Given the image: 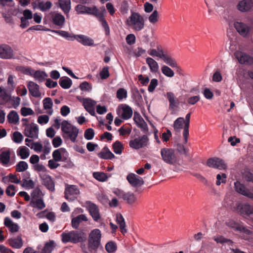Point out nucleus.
I'll return each instance as SVG.
<instances>
[{"label": "nucleus", "instance_id": "obj_56", "mask_svg": "<svg viewBox=\"0 0 253 253\" xmlns=\"http://www.w3.org/2000/svg\"><path fill=\"white\" fill-rule=\"evenodd\" d=\"M23 139L22 134L19 131H15L12 134V140L16 143H21Z\"/></svg>", "mask_w": 253, "mask_h": 253}, {"label": "nucleus", "instance_id": "obj_7", "mask_svg": "<svg viewBox=\"0 0 253 253\" xmlns=\"http://www.w3.org/2000/svg\"><path fill=\"white\" fill-rule=\"evenodd\" d=\"M39 128L35 123L27 124L25 126L24 134L33 139H37L39 137Z\"/></svg>", "mask_w": 253, "mask_h": 253}, {"label": "nucleus", "instance_id": "obj_15", "mask_svg": "<svg viewBox=\"0 0 253 253\" xmlns=\"http://www.w3.org/2000/svg\"><path fill=\"white\" fill-rule=\"evenodd\" d=\"M234 189L238 193L249 198H253V189H247L239 181L234 182Z\"/></svg>", "mask_w": 253, "mask_h": 253}, {"label": "nucleus", "instance_id": "obj_8", "mask_svg": "<svg viewBox=\"0 0 253 253\" xmlns=\"http://www.w3.org/2000/svg\"><path fill=\"white\" fill-rule=\"evenodd\" d=\"M15 57L14 52L12 48L6 43L0 44V58L2 59H11Z\"/></svg>", "mask_w": 253, "mask_h": 253}, {"label": "nucleus", "instance_id": "obj_3", "mask_svg": "<svg viewBox=\"0 0 253 253\" xmlns=\"http://www.w3.org/2000/svg\"><path fill=\"white\" fill-rule=\"evenodd\" d=\"M61 130L64 133V137L69 138L73 142L76 141L79 133V129L76 126L72 125L67 121L64 120L61 123Z\"/></svg>", "mask_w": 253, "mask_h": 253}, {"label": "nucleus", "instance_id": "obj_21", "mask_svg": "<svg viewBox=\"0 0 253 253\" xmlns=\"http://www.w3.org/2000/svg\"><path fill=\"white\" fill-rule=\"evenodd\" d=\"M42 183L50 191L54 190V183L51 176L46 173H40Z\"/></svg>", "mask_w": 253, "mask_h": 253}, {"label": "nucleus", "instance_id": "obj_51", "mask_svg": "<svg viewBox=\"0 0 253 253\" xmlns=\"http://www.w3.org/2000/svg\"><path fill=\"white\" fill-rule=\"evenodd\" d=\"M86 9L85 14L93 15L96 17H98L102 13L95 6L92 7L86 6Z\"/></svg>", "mask_w": 253, "mask_h": 253}, {"label": "nucleus", "instance_id": "obj_26", "mask_svg": "<svg viewBox=\"0 0 253 253\" xmlns=\"http://www.w3.org/2000/svg\"><path fill=\"white\" fill-rule=\"evenodd\" d=\"M3 224L6 227L10 232L15 233L19 231V225L14 222L9 217H5L4 219Z\"/></svg>", "mask_w": 253, "mask_h": 253}, {"label": "nucleus", "instance_id": "obj_62", "mask_svg": "<svg viewBox=\"0 0 253 253\" xmlns=\"http://www.w3.org/2000/svg\"><path fill=\"white\" fill-rule=\"evenodd\" d=\"M49 118L47 115H42L39 116L37 119V122L41 125H44L48 123Z\"/></svg>", "mask_w": 253, "mask_h": 253}, {"label": "nucleus", "instance_id": "obj_52", "mask_svg": "<svg viewBox=\"0 0 253 253\" xmlns=\"http://www.w3.org/2000/svg\"><path fill=\"white\" fill-rule=\"evenodd\" d=\"M167 97L169 102V107L173 109L176 106V98L174 94L171 92H168L167 93Z\"/></svg>", "mask_w": 253, "mask_h": 253}, {"label": "nucleus", "instance_id": "obj_13", "mask_svg": "<svg viewBox=\"0 0 253 253\" xmlns=\"http://www.w3.org/2000/svg\"><path fill=\"white\" fill-rule=\"evenodd\" d=\"M207 164L209 167L220 170L225 169L227 168V165L224 161L216 157L209 159L207 161Z\"/></svg>", "mask_w": 253, "mask_h": 253}, {"label": "nucleus", "instance_id": "obj_5", "mask_svg": "<svg viewBox=\"0 0 253 253\" xmlns=\"http://www.w3.org/2000/svg\"><path fill=\"white\" fill-rule=\"evenodd\" d=\"M101 232L99 229H94L88 235V242L89 247L95 250L99 248L101 244Z\"/></svg>", "mask_w": 253, "mask_h": 253}, {"label": "nucleus", "instance_id": "obj_63", "mask_svg": "<svg viewBox=\"0 0 253 253\" xmlns=\"http://www.w3.org/2000/svg\"><path fill=\"white\" fill-rule=\"evenodd\" d=\"M16 192V187L12 184L9 185L5 190L6 194L10 197H13L15 195Z\"/></svg>", "mask_w": 253, "mask_h": 253}, {"label": "nucleus", "instance_id": "obj_4", "mask_svg": "<svg viewBox=\"0 0 253 253\" xmlns=\"http://www.w3.org/2000/svg\"><path fill=\"white\" fill-rule=\"evenodd\" d=\"M162 160L167 164L174 165L178 162V158L174 150L172 148H163L161 150Z\"/></svg>", "mask_w": 253, "mask_h": 253}, {"label": "nucleus", "instance_id": "obj_58", "mask_svg": "<svg viewBox=\"0 0 253 253\" xmlns=\"http://www.w3.org/2000/svg\"><path fill=\"white\" fill-rule=\"evenodd\" d=\"M28 168V164L25 161L19 162L16 166V171L18 172H22Z\"/></svg>", "mask_w": 253, "mask_h": 253}, {"label": "nucleus", "instance_id": "obj_54", "mask_svg": "<svg viewBox=\"0 0 253 253\" xmlns=\"http://www.w3.org/2000/svg\"><path fill=\"white\" fill-rule=\"evenodd\" d=\"M116 96L120 100L126 98L127 96V90L124 88H120L117 91Z\"/></svg>", "mask_w": 253, "mask_h": 253}, {"label": "nucleus", "instance_id": "obj_31", "mask_svg": "<svg viewBox=\"0 0 253 253\" xmlns=\"http://www.w3.org/2000/svg\"><path fill=\"white\" fill-rule=\"evenodd\" d=\"M7 243L11 247L16 249L22 248L23 244L22 239L19 236L9 239L7 240Z\"/></svg>", "mask_w": 253, "mask_h": 253}, {"label": "nucleus", "instance_id": "obj_30", "mask_svg": "<svg viewBox=\"0 0 253 253\" xmlns=\"http://www.w3.org/2000/svg\"><path fill=\"white\" fill-rule=\"evenodd\" d=\"M30 205L34 208V212H36V210H42L45 207V204L42 199H31Z\"/></svg>", "mask_w": 253, "mask_h": 253}, {"label": "nucleus", "instance_id": "obj_1", "mask_svg": "<svg viewBox=\"0 0 253 253\" xmlns=\"http://www.w3.org/2000/svg\"><path fill=\"white\" fill-rule=\"evenodd\" d=\"M126 25L135 31L142 30L144 27V20L143 17L138 13L132 12L126 19Z\"/></svg>", "mask_w": 253, "mask_h": 253}, {"label": "nucleus", "instance_id": "obj_42", "mask_svg": "<svg viewBox=\"0 0 253 253\" xmlns=\"http://www.w3.org/2000/svg\"><path fill=\"white\" fill-rule=\"evenodd\" d=\"M17 154L22 159H27L30 155V150L26 146H21L17 150Z\"/></svg>", "mask_w": 253, "mask_h": 253}, {"label": "nucleus", "instance_id": "obj_50", "mask_svg": "<svg viewBox=\"0 0 253 253\" xmlns=\"http://www.w3.org/2000/svg\"><path fill=\"white\" fill-rule=\"evenodd\" d=\"M161 72L165 76L169 78H172L174 75V71L167 65L162 66Z\"/></svg>", "mask_w": 253, "mask_h": 253}, {"label": "nucleus", "instance_id": "obj_32", "mask_svg": "<svg viewBox=\"0 0 253 253\" xmlns=\"http://www.w3.org/2000/svg\"><path fill=\"white\" fill-rule=\"evenodd\" d=\"M190 113L187 114L185 116L184 120V126L183 131V136L184 138V143H186L189 136V127L190 124Z\"/></svg>", "mask_w": 253, "mask_h": 253}, {"label": "nucleus", "instance_id": "obj_36", "mask_svg": "<svg viewBox=\"0 0 253 253\" xmlns=\"http://www.w3.org/2000/svg\"><path fill=\"white\" fill-rule=\"evenodd\" d=\"M98 156L99 158L103 159H112L115 157V155L107 147H104L98 154Z\"/></svg>", "mask_w": 253, "mask_h": 253}, {"label": "nucleus", "instance_id": "obj_16", "mask_svg": "<svg viewBox=\"0 0 253 253\" xmlns=\"http://www.w3.org/2000/svg\"><path fill=\"white\" fill-rule=\"evenodd\" d=\"M234 27L237 31L243 37H247L250 35L251 29L247 24L242 22H236Z\"/></svg>", "mask_w": 253, "mask_h": 253}, {"label": "nucleus", "instance_id": "obj_6", "mask_svg": "<svg viewBox=\"0 0 253 253\" xmlns=\"http://www.w3.org/2000/svg\"><path fill=\"white\" fill-rule=\"evenodd\" d=\"M149 145V139L147 135H143L136 137L131 140L129 142L130 147L136 150L146 147Z\"/></svg>", "mask_w": 253, "mask_h": 253}, {"label": "nucleus", "instance_id": "obj_37", "mask_svg": "<svg viewBox=\"0 0 253 253\" xmlns=\"http://www.w3.org/2000/svg\"><path fill=\"white\" fill-rule=\"evenodd\" d=\"M146 62L148 65L151 72L157 73L158 71V63L153 58L147 57L146 59Z\"/></svg>", "mask_w": 253, "mask_h": 253}, {"label": "nucleus", "instance_id": "obj_22", "mask_svg": "<svg viewBox=\"0 0 253 253\" xmlns=\"http://www.w3.org/2000/svg\"><path fill=\"white\" fill-rule=\"evenodd\" d=\"M234 54L241 64H252L253 63V58L244 52L236 51Z\"/></svg>", "mask_w": 253, "mask_h": 253}, {"label": "nucleus", "instance_id": "obj_20", "mask_svg": "<svg viewBox=\"0 0 253 253\" xmlns=\"http://www.w3.org/2000/svg\"><path fill=\"white\" fill-rule=\"evenodd\" d=\"M27 85L29 93L32 96L35 97H41L42 96L40 86L37 84L32 81H29Z\"/></svg>", "mask_w": 253, "mask_h": 253}, {"label": "nucleus", "instance_id": "obj_45", "mask_svg": "<svg viewBox=\"0 0 253 253\" xmlns=\"http://www.w3.org/2000/svg\"><path fill=\"white\" fill-rule=\"evenodd\" d=\"M93 176L95 179L101 182L106 181L110 176V175H108L107 173L103 172H94Z\"/></svg>", "mask_w": 253, "mask_h": 253}, {"label": "nucleus", "instance_id": "obj_29", "mask_svg": "<svg viewBox=\"0 0 253 253\" xmlns=\"http://www.w3.org/2000/svg\"><path fill=\"white\" fill-rule=\"evenodd\" d=\"M213 239L217 243H220L225 246H228L229 248L231 250L233 249V242L228 239L225 238L222 236L217 235L213 237Z\"/></svg>", "mask_w": 253, "mask_h": 253}, {"label": "nucleus", "instance_id": "obj_25", "mask_svg": "<svg viewBox=\"0 0 253 253\" xmlns=\"http://www.w3.org/2000/svg\"><path fill=\"white\" fill-rule=\"evenodd\" d=\"M133 120L137 126L140 128L142 131L145 132L148 131V127L146 123L138 113H134Z\"/></svg>", "mask_w": 253, "mask_h": 253}, {"label": "nucleus", "instance_id": "obj_49", "mask_svg": "<svg viewBox=\"0 0 253 253\" xmlns=\"http://www.w3.org/2000/svg\"><path fill=\"white\" fill-rule=\"evenodd\" d=\"M7 120L10 123L16 124L19 121V116L16 112L11 111L7 115Z\"/></svg>", "mask_w": 253, "mask_h": 253}, {"label": "nucleus", "instance_id": "obj_28", "mask_svg": "<svg viewBox=\"0 0 253 253\" xmlns=\"http://www.w3.org/2000/svg\"><path fill=\"white\" fill-rule=\"evenodd\" d=\"M43 108L46 114L51 116L53 113V102L49 97H46L42 100Z\"/></svg>", "mask_w": 253, "mask_h": 253}, {"label": "nucleus", "instance_id": "obj_57", "mask_svg": "<svg viewBox=\"0 0 253 253\" xmlns=\"http://www.w3.org/2000/svg\"><path fill=\"white\" fill-rule=\"evenodd\" d=\"M105 249L108 253H114L117 250V246L114 242L110 241L106 244Z\"/></svg>", "mask_w": 253, "mask_h": 253}, {"label": "nucleus", "instance_id": "obj_60", "mask_svg": "<svg viewBox=\"0 0 253 253\" xmlns=\"http://www.w3.org/2000/svg\"><path fill=\"white\" fill-rule=\"evenodd\" d=\"M113 151L117 154H121L122 152L123 146L121 142L116 141L113 145Z\"/></svg>", "mask_w": 253, "mask_h": 253}, {"label": "nucleus", "instance_id": "obj_2", "mask_svg": "<svg viewBox=\"0 0 253 253\" xmlns=\"http://www.w3.org/2000/svg\"><path fill=\"white\" fill-rule=\"evenodd\" d=\"M61 236L62 241L64 243L71 242L76 244L84 242L86 239V235L84 233L77 231L64 232L62 234Z\"/></svg>", "mask_w": 253, "mask_h": 253}, {"label": "nucleus", "instance_id": "obj_34", "mask_svg": "<svg viewBox=\"0 0 253 253\" xmlns=\"http://www.w3.org/2000/svg\"><path fill=\"white\" fill-rule=\"evenodd\" d=\"M88 218L85 214H81L72 219V226L75 229H77L80 223L82 221H87Z\"/></svg>", "mask_w": 253, "mask_h": 253}, {"label": "nucleus", "instance_id": "obj_12", "mask_svg": "<svg viewBox=\"0 0 253 253\" xmlns=\"http://www.w3.org/2000/svg\"><path fill=\"white\" fill-rule=\"evenodd\" d=\"M86 208L94 221L98 222L101 219V215L98 207L90 201L85 203Z\"/></svg>", "mask_w": 253, "mask_h": 253}, {"label": "nucleus", "instance_id": "obj_19", "mask_svg": "<svg viewBox=\"0 0 253 253\" xmlns=\"http://www.w3.org/2000/svg\"><path fill=\"white\" fill-rule=\"evenodd\" d=\"M49 16L54 25L60 27H63L65 20L63 15L57 12H51L49 13Z\"/></svg>", "mask_w": 253, "mask_h": 253}, {"label": "nucleus", "instance_id": "obj_40", "mask_svg": "<svg viewBox=\"0 0 253 253\" xmlns=\"http://www.w3.org/2000/svg\"><path fill=\"white\" fill-rule=\"evenodd\" d=\"M226 224L227 226L233 229L235 231H239L240 232L245 231V228L242 225L237 223L232 220H229L226 222Z\"/></svg>", "mask_w": 253, "mask_h": 253}, {"label": "nucleus", "instance_id": "obj_46", "mask_svg": "<svg viewBox=\"0 0 253 253\" xmlns=\"http://www.w3.org/2000/svg\"><path fill=\"white\" fill-rule=\"evenodd\" d=\"M184 125V119L182 117H179L175 120L173 124V127L176 131H180Z\"/></svg>", "mask_w": 253, "mask_h": 253}, {"label": "nucleus", "instance_id": "obj_38", "mask_svg": "<svg viewBox=\"0 0 253 253\" xmlns=\"http://www.w3.org/2000/svg\"><path fill=\"white\" fill-rule=\"evenodd\" d=\"M59 7L64 13H68L71 9V0H58Z\"/></svg>", "mask_w": 253, "mask_h": 253}, {"label": "nucleus", "instance_id": "obj_64", "mask_svg": "<svg viewBox=\"0 0 253 253\" xmlns=\"http://www.w3.org/2000/svg\"><path fill=\"white\" fill-rule=\"evenodd\" d=\"M21 114L23 116L26 117L29 115H34L35 112L31 108L24 107L21 109Z\"/></svg>", "mask_w": 253, "mask_h": 253}, {"label": "nucleus", "instance_id": "obj_55", "mask_svg": "<svg viewBox=\"0 0 253 253\" xmlns=\"http://www.w3.org/2000/svg\"><path fill=\"white\" fill-rule=\"evenodd\" d=\"M52 6V3L47 1L46 2L44 1H41L39 3L38 7L42 11H45L49 9Z\"/></svg>", "mask_w": 253, "mask_h": 253}, {"label": "nucleus", "instance_id": "obj_23", "mask_svg": "<svg viewBox=\"0 0 253 253\" xmlns=\"http://www.w3.org/2000/svg\"><path fill=\"white\" fill-rule=\"evenodd\" d=\"M83 103L85 110L91 115L94 116L95 114L94 106L96 102L89 98H86L83 99Z\"/></svg>", "mask_w": 253, "mask_h": 253}, {"label": "nucleus", "instance_id": "obj_53", "mask_svg": "<svg viewBox=\"0 0 253 253\" xmlns=\"http://www.w3.org/2000/svg\"><path fill=\"white\" fill-rule=\"evenodd\" d=\"M50 31H51L52 33H56L58 34L59 36L65 38L69 40H74V36H71L69 33L66 31H56V30H50Z\"/></svg>", "mask_w": 253, "mask_h": 253}, {"label": "nucleus", "instance_id": "obj_33", "mask_svg": "<svg viewBox=\"0 0 253 253\" xmlns=\"http://www.w3.org/2000/svg\"><path fill=\"white\" fill-rule=\"evenodd\" d=\"M161 59L165 63L169 66L170 67L173 68H179V66H178L176 60L170 55H169L168 54L165 53Z\"/></svg>", "mask_w": 253, "mask_h": 253}, {"label": "nucleus", "instance_id": "obj_18", "mask_svg": "<svg viewBox=\"0 0 253 253\" xmlns=\"http://www.w3.org/2000/svg\"><path fill=\"white\" fill-rule=\"evenodd\" d=\"M74 40H77L79 43L84 46H94L95 45L94 40L92 38L84 35H74Z\"/></svg>", "mask_w": 253, "mask_h": 253}, {"label": "nucleus", "instance_id": "obj_41", "mask_svg": "<svg viewBox=\"0 0 253 253\" xmlns=\"http://www.w3.org/2000/svg\"><path fill=\"white\" fill-rule=\"evenodd\" d=\"M33 72V77L39 83L43 82L47 77V75L43 71L38 70Z\"/></svg>", "mask_w": 253, "mask_h": 253}, {"label": "nucleus", "instance_id": "obj_43", "mask_svg": "<svg viewBox=\"0 0 253 253\" xmlns=\"http://www.w3.org/2000/svg\"><path fill=\"white\" fill-rule=\"evenodd\" d=\"M10 150L2 151L0 154V162L3 165H6L9 163L10 161Z\"/></svg>", "mask_w": 253, "mask_h": 253}, {"label": "nucleus", "instance_id": "obj_47", "mask_svg": "<svg viewBox=\"0 0 253 253\" xmlns=\"http://www.w3.org/2000/svg\"><path fill=\"white\" fill-rule=\"evenodd\" d=\"M72 84V80L68 77L61 78L59 80V84L62 88L65 89L70 88Z\"/></svg>", "mask_w": 253, "mask_h": 253}, {"label": "nucleus", "instance_id": "obj_27", "mask_svg": "<svg viewBox=\"0 0 253 253\" xmlns=\"http://www.w3.org/2000/svg\"><path fill=\"white\" fill-rule=\"evenodd\" d=\"M147 53L150 56L154 57H159L162 59L165 52L162 46L160 44H157L156 48H150L148 50Z\"/></svg>", "mask_w": 253, "mask_h": 253}, {"label": "nucleus", "instance_id": "obj_9", "mask_svg": "<svg viewBox=\"0 0 253 253\" xmlns=\"http://www.w3.org/2000/svg\"><path fill=\"white\" fill-rule=\"evenodd\" d=\"M80 194V190L78 186L74 185H67L65 190V197L69 201H72L77 198Z\"/></svg>", "mask_w": 253, "mask_h": 253}, {"label": "nucleus", "instance_id": "obj_11", "mask_svg": "<svg viewBox=\"0 0 253 253\" xmlns=\"http://www.w3.org/2000/svg\"><path fill=\"white\" fill-rule=\"evenodd\" d=\"M117 112L119 116L124 120H128L132 115L131 108L126 104H123L119 106Z\"/></svg>", "mask_w": 253, "mask_h": 253}, {"label": "nucleus", "instance_id": "obj_48", "mask_svg": "<svg viewBox=\"0 0 253 253\" xmlns=\"http://www.w3.org/2000/svg\"><path fill=\"white\" fill-rule=\"evenodd\" d=\"M26 145L29 147L31 149H33L36 152L40 153L42 150L43 145L40 142H32L31 144L28 143L26 144Z\"/></svg>", "mask_w": 253, "mask_h": 253}, {"label": "nucleus", "instance_id": "obj_39", "mask_svg": "<svg viewBox=\"0 0 253 253\" xmlns=\"http://www.w3.org/2000/svg\"><path fill=\"white\" fill-rule=\"evenodd\" d=\"M101 9L102 11V12L97 17L99 18L101 25L102 27H103V28L104 29V30L105 31L106 35H107L109 34L110 29H109V27L106 21L104 18L103 12H104L105 11V9L104 7H101Z\"/></svg>", "mask_w": 253, "mask_h": 253}, {"label": "nucleus", "instance_id": "obj_24", "mask_svg": "<svg viewBox=\"0 0 253 253\" xmlns=\"http://www.w3.org/2000/svg\"><path fill=\"white\" fill-rule=\"evenodd\" d=\"M253 7L252 0H240L237 5V9L241 12H247L251 10Z\"/></svg>", "mask_w": 253, "mask_h": 253}, {"label": "nucleus", "instance_id": "obj_14", "mask_svg": "<svg viewBox=\"0 0 253 253\" xmlns=\"http://www.w3.org/2000/svg\"><path fill=\"white\" fill-rule=\"evenodd\" d=\"M69 153L64 148H60L52 153L53 159L56 162H64L67 160Z\"/></svg>", "mask_w": 253, "mask_h": 253}, {"label": "nucleus", "instance_id": "obj_59", "mask_svg": "<svg viewBox=\"0 0 253 253\" xmlns=\"http://www.w3.org/2000/svg\"><path fill=\"white\" fill-rule=\"evenodd\" d=\"M11 99V97L5 90L0 94V104H4L7 102Z\"/></svg>", "mask_w": 253, "mask_h": 253}, {"label": "nucleus", "instance_id": "obj_17", "mask_svg": "<svg viewBox=\"0 0 253 253\" xmlns=\"http://www.w3.org/2000/svg\"><path fill=\"white\" fill-rule=\"evenodd\" d=\"M126 179L128 183L134 187L141 186L144 184L143 178L133 173H128L126 176Z\"/></svg>", "mask_w": 253, "mask_h": 253}, {"label": "nucleus", "instance_id": "obj_61", "mask_svg": "<svg viewBox=\"0 0 253 253\" xmlns=\"http://www.w3.org/2000/svg\"><path fill=\"white\" fill-rule=\"evenodd\" d=\"M159 19V14L157 10L153 11V13L148 18L149 21L153 24H155L158 22Z\"/></svg>", "mask_w": 253, "mask_h": 253}, {"label": "nucleus", "instance_id": "obj_10", "mask_svg": "<svg viewBox=\"0 0 253 253\" xmlns=\"http://www.w3.org/2000/svg\"><path fill=\"white\" fill-rule=\"evenodd\" d=\"M236 211L241 215L250 218L253 221V207L248 204H239L236 208Z\"/></svg>", "mask_w": 253, "mask_h": 253}, {"label": "nucleus", "instance_id": "obj_44", "mask_svg": "<svg viewBox=\"0 0 253 253\" xmlns=\"http://www.w3.org/2000/svg\"><path fill=\"white\" fill-rule=\"evenodd\" d=\"M123 199L130 205L134 204L137 200L135 195L130 192L125 193Z\"/></svg>", "mask_w": 253, "mask_h": 253}, {"label": "nucleus", "instance_id": "obj_35", "mask_svg": "<svg viewBox=\"0 0 253 253\" xmlns=\"http://www.w3.org/2000/svg\"><path fill=\"white\" fill-rule=\"evenodd\" d=\"M116 222L119 224L121 232L125 234L127 232L125 219L121 213L116 214Z\"/></svg>", "mask_w": 253, "mask_h": 253}]
</instances>
